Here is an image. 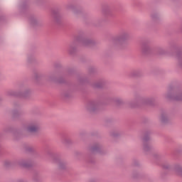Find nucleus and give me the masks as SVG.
Masks as SVG:
<instances>
[{"mask_svg":"<svg viewBox=\"0 0 182 182\" xmlns=\"http://www.w3.org/2000/svg\"><path fill=\"white\" fill-rule=\"evenodd\" d=\"M166 99H171L172 100H182V92H178L175 95L171 94V92H168L165 95Z\"/></svg>","mask_w":182,"mask_h":182,"instance_id":"4","label":"nucleus"},{"mask_svg":"<svg viewBox=\"0 0 182 182\" xmlns=\"http://www.w3.org/2000/svg\"><path fill=\"white\" fill-rule=\"evenodd\" d=\"M136 73H137V71H134L132 73V76H136Z\"/></svg>","mask_w":182,"mask_h":182,"instance_id":"23","label":"nucleus"},{"mask_svg":"<svg viewBox=\"0 0 182 182\" xmlns=\"http://www.w3.org/2000/svg\"><path fill=\"white\" fill-rule=\"evenodd\" d=\"M4 166L6 167H9V166H11V161H4Z\"/></svg>","mask_w":182,"mask_h":182,"instance_id":"20","label":"nucleus"},{"mask_svg":"<svg viewBox=\"0 0 182 182\" xmlns=\"http://www.w3.org/2000/svg\"><path fill=\"white\" fill-rule=\"evenodd\" d=\"M141 51L143 53H147V52H150V47L149 46H146V44H143Z\"/></svg>","mask_w":182,"mask_h":182,"instance_id":"14","label":"nucleus"},{"mask_svg":"<svg viewBox=\"0 0 182 182\" xmlns=\"http://www.w3.org/2000/svg\"><path fill=\"white\" fill-rule=\"evenodd\" d=\"M111 136L112 137H117V136H120V132L117 131H113L111 132Z\"/></svg>","mask_w":182,"mask_h":182,"instance_id":"17","label":"nucleus"},{"mask_svg":"<svg viewBox=\"0 0 182 182\" xmlns=\"http://www.w3.org/2000/svg\"><path fill=\"white\" fill-rule=\"evenodd\" d=\"M17 164H18L20 167H29L31 162L28 159H20L17 161Z\"/></svg>","mask_w":182,"mask_h":182,"instance_id":"7","label":"nucleus"},{"mask_svg":"<svg viewBox=\"0 0 182 182\" xmlns=\"http://www.w3.org/2000/svg\"><path fill=\"white\" fill-rule=\"evenodd\" d=\"M163 168L168 170V168H170V165L168 164H163Z\"/></svg>","mask_w":182,"mask_h":182,"instance_id":"22","label":"nucleus"},{"mask_svg":"<svg viewBox=\"0 0 182 182\" xmlns=\"http://www.w3.org/2000/svg\"><path fill=\"white\" fill-rule=\"evenodd\" d=\"M153 102H154V98L136 97L132 102V105H133V104L137 105V103H143L144 105H151V103H153Z\"/></svg>","mask_w":182,"mask_h":182,"instance_id":"3","label":"nucleus"},{"mask_svg":"<svg viewBox=\"0 0 182 182\" xmlns=\"http://www.w3.org/2000/svg\"><path fill=\"white\" fill-rule=\"evenodd\" d=\"M103 85H105V82H103V81H98L95 82L92 86L93 87H95V89H99V87H102Z\"/></svg>","mask_w":182,"mask_h":182,"instance_id":"11","label":"nucleus"},{"mask_svg":"<svg viewBox=\"0 0 182 182\" xmlns=\"http://www.w3.org/2000/svg\"><path fill=\"white\" fill-rule=\"evenodd\" d=\"M167 120H168V114H167V113L161 114V122H162V123H166V122H167Z\"/></svg>","mask_w":182,"mask_h":182,"instance_id":"12","label":"nucleus"},{"mask_svg":"<svg viewBox=\"0 0 182 182\" xmlns=\"http://www.w3.org/2000/svg\"><path fill=\"white\" fill-rule=\"evenodd\" d=\"M78 41L82 46H92V45H95V41L90 38H82L78 39Z\"/></svg>","mask_w":182,"mask_h":182,"instance_id":"6","label":"nucleus"},{"mask_svg":"<svg viewBox=\"0 0 182 182\" xmlns=\"http://www.w3.org/2000/svg\"><path fill=\"white\" fill-rule=\"evenodd\" d=\"M62 143L63 144H65V145L70 144L72 143V141L68 138H63L62 139Z\"/></svg>","mask_w":182,"mask_h":182,"instance_id":"16","label":"nucleus"},{"mask_svg":"<svg viewBox=\"0 0 182 182\" xmlns=\"http://www.w3.org/2000/svg\"><path fill=\"white\" fill-rule=\"evenodd\" d=\"M166 50L163 48H158V53L163 54L165 53Z\"/></svg>","mask_w":182,"mask_h":182,"instance_id":"19","label":"nucleus"},{"mask_svg":"<svg viewBox=\"0 0 182 182\" xmlns=\"http://www.w3.org/2000/svg\"><path fill=\"white\" fill-rule=\"evenodd\" d=\"M99 109V104L97 102H92L87 104V110L90 112V113H95Z\"/></svg>","mask_w":182,"mask_h":182,"instance_id":"5","label":"nucleus"},{"mask_svg":"<svg viewBox=\"0 0 182 182\" xmlns=\"http://www.w3.org/2000/svg\"><path fill=\"white\" fill-rule=\"evenodd\" d=\"M173 171H174L175 174L182 177V166L181 165H180V164L175 165L174 168H173Z\"/></svg>","mask_w":182,"mask_h":182,"instance_id":"8","label":"nucleus"},{"mask_svg":"<svg viewBox=\"0 0 182 182\" xmlns=\"http://www.w3.org/2000/svg\"><path fill=\"white\" fill-rule=\"evenodd\" d=\"M39 129V123L36 121L29 122L26 127V130L28 133H36Z\"/></svg>","mask_w":182,"mask_h":182,"instance_id":"2","label":"nucleus"},{"mask_svg":"<svg viewBox=\"0 0 182 182\" xmlns=\"http://www.w3.org/2000/svg\"><path fill=\"white\" fill-rule=\"evenodd\" d=\"M147 140H149V137L148 138H146V137L144 138V141H147Z\"/></svg>","mask_w":182,"mask_h":182,"instance_id":"24","label":"nucleus"},{"mask_svg":"<svg viewBox=\"0 0 182 182\" xmlns=\"http://www.w3.org/2000/svg\"><path fill=\"white\" fill-rule=\"evenodd\" d=\"M127 39H129V34H127V33H124L117 37L113 38L112 40V43L116 46H120V45H123V43H124Z\"/></svg>","mask_w":182,"mask_h":182,"instance_id":"1","label":"nucleus"},{"mask_svg":"<svg viewBox=\"0 0 182 182\" xmlns=\"http://www.w3.org/2000/svg\"><path fill=\"white\" fill-rule=\"evenodd\" d=\"M101 149H102V146L99 144H97L90 148L89 151L90 153H97L100 151Z\"/></svg>","mask_w":182,"mask_h":182,"instance_id":"10","label":"nucleus"},{"mask_svg":"<svg viewBox=\"0 0 182 182\" xmlns=\"http://www.w3.org/2000/svg\"><path fill=\"white\" fill-rule=\"evenodd\" d=\"M59 167L61 169L65 168L66 167V163L63 162V161H60L59 164Z\"/></svg>","mask_w":182,"mask_h":182,"instance_id":"18","label":"nucleus"},{"mask_svg":"<svg viewBox=\"0 0 182 182\" xmlns=\"http://www.w3.org/2000/svg\"><path fill=\"white\" fill-rule=\"evenodd\" d=\"M22 96H26V94H23Z\"/></svg>","mask_w":182,"mask_h":182,"instance_id":"25","label":"nucleus"},{"mask_svg":"<svg viewBox=\"0 0 182 182\" xmlns=\"http://www.w3.org/2000/svg\"><path fill=\"white\" fill-rule=\"evenodd\" d=\"M55 79H56L55 75H51L48 77V80H55Z\"/></svg>","mask_w":182,"mask_h":182,"instance_id":"21","label":"nucleus"},{"mask_svg":"<svg viewBox=\"0 0 182 182\" xmlns=\"http://www.w3.org/2000/svg\"><path fill=\"white\" fill-rule=\"evenodd\" d=\"M76 49H77V46H76V43H72L68 49V53L70 55H73L76 52Z\"/></svg>","mask_w":182,"mask_h":182,"instance_id":"9","label":"nucleus"},{"mask_svg":"<svg viewBox=\"0 0 182 182\" xmlns=\"http://www.w3.org/2000/svg\"><path fill=\"white\" fill-rule=\"evenodd\" d=\"M143 149L144 151L147 153V151H150V150H151V145H150V144L144 143L143 145Z\"/></svg>","mask_w":182,"mask_h":182,"instance_id":"13","label":"nucleus"},{"mask_svg":"<svg viewBox=\"0 0 182 182\" xmlns=\"http://www.w3.org/2000/svg\"><path fill=\"white\" fill-rule=\"evenodd\" d=\"M53 18L54 21L58 22V18H60V14L58 11H53Z\"/></svg>","mask_w":182,"mask_h":182,"instance_id":"15","label":"nucleus"}]
</instances>
